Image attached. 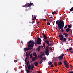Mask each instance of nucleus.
Returning a JSON list of instances; mask_svg holds the SVG:
<instances>
[{"instance_id": "1", "label": "nucleus", "mask_w": 73, "mask_h": 73, "mask_svg": "<svg viewBox=\"0 0 73 73\" xmlns=\"http://www.w3.org/2000/svg\"><path fill=\"white\" fill-rule=\"evenodd\" d=\"M56 24L57 25L59 29L60 30L61 29L62 32H64V30L63 29L64 26V21L62 20L59 21V20H57L56 22Z\"/></svg>"}, {"instance_id": "2", "label": "nucleus", "mask_w": 73, "mask_h": 73, "mask_svg": "<svg viewBox=\"0 0 73 73\" xmlns=\"http://www.w3.org/2000/svg\"><path fill=\"white\" fill-rule=\"evenodd\" d=\"M45 54L47 55V56H48L49 54V47L48 46H46V50L45 51Z\"/></svg>"}, {"instance_id": "3", "label": "nucleus", "mask_w": 73, "mask_h": 73, "mask_svg": "<svg viewBox=\"0 0 73 73\" xmlns=\"http://www.w3.org/2000/svg\"><path fill=\"white\" fill-rule=\"evenodd\" d=\"M31 69V65H29L28 66V69L26 70V72L27 73H30V70Z\"/></svg>"}, {"instance_id": "4", "label": "nucleus", "mask_w": 73, "mask_h": 73, "mask_svg": "<svg viewBox=\"0 0 73 73\" xmlns=\"http://www.w3.org/2000/svg\"><path fill=\"white\" fill-rule=\"evenodd\" d=\"M63 35L65 37L67 38L69 37V35L67 33H66L65 32H63L62 33Z\"/></svg>"}, {"instance_id": "5", "label": "nucleus", "mask_w": 73, "mask_h": 73, "mask_svg": "<svg viewBox=\"0 0 73 73\" xmlns=\"http://www.w3.org/2000/svg\"><path fill=\"white\" fill-rule=\"evenodd\" d=\"M59 37L60 40H61L63 39V38L64 37V36L63 35H62V34H60L59 35Z\"/></svg>"}, {"instance_id": "6", "label": "nucleus", "mask_w": 73, "mask_h": 73, "mask_svg": "<svg viewBox=\"0 0 73 73\" xmlns=\"http://www.w3.org/2000/svg\"><path fill=\"white\" fill-rule=\"evenodd\" d=\"M43 37L44 39H45V40H47L48 39V37L46 35H45L44 33H43Z\"/></svg>"}, {"instance_id": "7", "label": "nucleus", "mask_w": 73, "mask_h": 73, "mask_svg": "<svg viewBox=\"0 0 73 73\" xmlns=\"http://www.w3.org/2000/svg\"><path fill=\"white\" fill-rule=\"evenodd\" d=\"M58 58L59 59V61H61L62 60H64V57L60 56L58 57Z\"/></svg>"}, {"instance_id": "8", "label": "nucleus", "mask_w": 73, "mask_h": 73, "mask_svg": "<svg viewBox=\"0 0 73 73\" xmlns=\"http://www.w3.org/2000/svg\"><path fill=\"white\" fill-rule=\"evenodd\" d=\"M34 45H35V42L34 41H33L31 42V48H33L34 46Z\"/></svg>"}, {"instance_id": "9", "label": "nucleus", "mask_w": 73, "mask_h": 73, "mask_svg": "<svg viewBox=\"0 0 73 73\" xmlns=\"http://www.w3.org/2000/svg\"><path fill=\"white\" fill-rule=\"evenodd\" d=\"M30 54H31V52H28V53H27V52H26V56H27V57H29V56H30Z\"/></svg>"}, {"instance_id": "10", "label": "nucleus", "mask_w": 73, "mask_h": 73, "mask_svg": "<svg viewBox=\"0 0 73 73\" xmlns=\"http://www.w3.org/2000/svg\"><path fill=\"white\" fill-rule=\"evenodd\" d=\"M66 39L65 38H64L62 39L61 41H63V42H66Z\"/></svg>"}, {"instance_id": "11", "label": "nucleus", "mask_w": 73, "mask_h": 73, "mask_svg": "<svg viewBox=\"0 0 73 73\" xmlns=\"http://www.w3.org/2000/svg\"><path fill=\"white\" fill-rule=\"evenodd\" d=\"M35 65L36 66H38V63L37 62H36L34 63Z\"/></svg>"}, {"instance_id": "12", "label": "nucleus", "mask_w": 73, "mask_h": 73, "mask_svg": "<svg viewBox=\"0 0 73 73\" xmlns=\"http://www.w3.org/2000/svg\"><path fill=\"white\" fill-rule=\"evenodd\" d=\"M66 31L67 32H69V31H70V28H67L66 29Z\"/></svg>"}, {"instance_id": "13", "label": "nucleus", "mask_w": 73, "mask_h": 73, "mask_svg": "<svg viewBox=\"0 0 73 73\" xmlns=\"http://www.w3.org/2000/svg\"><path fill=\"white\" fill-rule=\"evenodd\" d=\"M34 65L31 66V70H33V68H34Z\"/></svg>"}, {"instance_id": "14", "label": "nucleus", "mask_w": 73, "mask_h": 73, "mask_svg": "<svg viewBox=\"0 0 73 73\" xmlns=\"http://www.w3.org/2000/svg\"><path fill=\"white\" fill-rule=\"evenodd\" d=\"M54 64L55 66H57V62H55L54 63Z\"/></svg>"}, {"instance_id": "15", "label": "nucleus", "mask_w": 73, "mask_h": 73, "mask_svg": "<svg viewBox=\"0 0 73 73\" xmlns=\"http://www.w3.org/2000/svg\"><path fill=\"white\" fill-rule=\"evenodd\" d=\"M29 3H26L25 5V7L26 8H27V7H28V5H29Z\"/></svg>"}, {"instance_id": "16", "label": "nucleus", "mask_w": 73, "mask_h": 73, "mask_svg": "<svg viewBox=\"0 0 73 73\" xmlns=\"http://www.w3.org/2000/svg\"><path fill=\"white\" fill-rule=\"evenodd\" d=\"M38 41H39V42H41V39L40 38H38Z\"/></svg>"}, {"instance_id": "17", "label": "nucleus", "mask_w": 73, "mask_h": 73, "mask_svg": "<svg viewBox=\"0 0 73 73\" xmlns=\"http://www.w3.org/2000/svg\"><path fill=\"white\" fill-rule=\"evenodd\" d=\"M40 48H41V47H40V46H38L37 49L38 51H39L40 50Z\"/></svg>"}, {"instance_id": "18", "label": "nucleus", "mask_w": 73, "mask_h": 73, "mask_svg": "<svg viewBox=\"0 0 73 73\" xmlns=\"http://www.w3.org/2000/svg\"><path fill=\"white\" fill-rule=\"evenodd\" d=\"M30 64V62L29 61H28L26 63V66H27V67H28V65H29V64Z\"/></svg>"}, {"instance_id": "19", "label": "nucleus", "mask_w": 73, "mask_h": 73, "mask_svg": "<svg viewBox=\"0 0 73 73\" xmlns=\"http://www.w3.org/2000/svg\"><path fill=\"white\" fill-rule=\"evenodd\" d=\"M37 44H38L39 45H41V42L38 41H37Z\"/></svg>"}, {"instance_id": "20", "label": "nucleus", "mask_w": 73, "mask_h": 73, "mask_svg": "<svg viewBox=\"0 0 73 73\" xmlns=\"http://www.w3.org/2000/svg\"><path fill=\"white\" fill-rule=\"evenodd\" d=\"M33 5V3H31L29 5H28V7H31L32 6V5Z\"/></svg>"}, {"instance_id": "21", "label": "nucleus", "mask_w": 73, "mask_h": 73, "mask_svg": "<svg viewBox=\"0 0 73 73\" xmlns=\"http://www.w3.org/2000/svg\"><path fill=\"white\" fill-rule=\"evenodd\" d=\"M43 48L44 49H45V43H43Z\"/></svg>"}, {"instance_id": "22", "label": "nucleus", "mask_w": 73, "mask_h": 73, "mask_svg": "<svg viewBox=\"0 0 73 73\" xmlns=\"http://www.w3.org/2000/svg\"><path fill=\"white\" fill-rule=\"evenodd\" d=\"M31 49H32V48H31V47H28L27 48V52H28V50H31Z\"/></svg>"}, {"instance_id": "23", "label": "nucleus", "mask_w": 73, "mask_h": 73, "mask_svg": "<svg viewBox=\"0 0 73 73\" xmlns=\"http://www.w3.org/2000/svg\"><path fill=\"white\" fill-rule=\"evenodd\" d=\"M45 42L46 43V44H49V42L48 40H46L45 41Z\"/></svg>"}, {"instance_id": "24", "label": "nucleus", "mask_w": 73, "mask_h": 73, "mask_svg": "<svg viewBox=\"0 0 73 73\" xmlns=\"http://www.w3.org/2000/svg\"><path fill=\"white\" fill-rule=\"evenodd\" d=\"M33 21H32V24H34V23H35V21H36V20H33Z\"/></svg>"}, {"instance_id": "25", "label": "nucleus", "mask_w": 73, "mask_h": 73, "mask_svg": "<svg viewBox=\"0 0 73 73\" xmlns=\"http://www.w3.org/2000/svg\"><path fill=\"white\" fill-rule=\"evenodd\" d=\"M32 41L31 40H30L29 42H28V43H27V45H29L31 42H32Z\"/></svg>"}, {"instance_id": "26", "label": "nucleus", "mask_w": 73, "mask_h": 73, "mask_svg": "<svg viewBox=\"0 0 73 73\" xmlns=\"http://www.w3.org/2000/svg\"><path fill=\"white\" fill-rule=\"evenodd\" d=\"M52 44L51 42H50V43H49V44H48V45L50 46H52Z\"/></svg>"}, {"instance_id": "27", "label": "nucleus", "mask_w": 73, "mask_h": 73, "mask_svg": "<svg viewBox=\"0 0 73 73\" xmlns=\"http://www.w3.org/2000/svg\"><path fill=\"white\" fill-rule=\"evenodd\" d=\"M36 19V16L35 15L33 17H32V20H35L34 19Z\"/></svg>"}, {"instance_id": "28", "label": "nucleus", "mask_w": 73, "mask_h": 73, "mask_svg": "<svg viewBox=\"0 0 73 73\" xmlns=\"http://www.w3.org/2000/svg\"><path fill=\"white\" fill-rule=\"evenodd\" d=\"M62 63L61 62H58V65H62Z\"/></svg>"}, {"instance_id": "29", "label": "nucleus", "mask_w": 73, "mask_h": 73, "mask_svg": "<svg viewBox=\"0 0 73 73\" xmlns=\"http://www.w3.org/2000/svg\"><path fill=\"white\" fill-rule=\"evenodd\" d=\"M35 57H33L32 58V60L33 61H35Z\"/></svg>"}, {"instance_id": "30", "label": "nucleus", "mask_w": 73, "mask_h": 73, "mask_svg": "<svg viewBox=\"0 0 73 73\" xmlns=\"http://www.w3.org/2000/svg\"><path fill=\"white\" fill-rule=\"evenodd\" d=\"M64 65L66 67V68H69V65H66V64H64Z\"/></svg>"}, {"instance_id": "31", "label": "nucleus", "mask_w": 73, "mask_h": 73, "mask_svg": "<svg viewBox=\"0 0 73 73\" xmlns=\"http://www.w3.org/2000/svg\"><path fill=\"white\" fill-rule=\"evenodd\" d=\"M27 48H24V51H25V52H27Z\"/></svg>"}, {"instance_id": "32", "label": "nucleus", "mask_w": 73, "mask_h": 73, "mask_svg": "<svg viewBox=\"0 0 73 73\" xmlns=\"http://www.w3.org/2000/svg\"><path fill=\"white\" fill-rule=\"evenodd\" d=\"M32 57H33V56H32V53H31L30 54V58H32Z\"/></svg>"}, {"instance_id": "33", "label": "nucleus", "mask_w": 73, "mask_h": 73, "mask_svg": "<svg viewBox=\"0 0 73 73\" xmlns=\"http://www.w3.org/2000/svg\"><path fill=\"white\" fill-rule=\"evenodd\" d=\"M44 61L42 60H41V61H40V65H41V64H42V62H43Z\"/></svg>"}, {"instance_id": "34", "label": "nucleus", "mask_w": 73, "mask_h": 73, "mask_svg": "<svg viewBox=\"0 0 73 73\" xmlns=\"http://www.w3.org/2000/svg\"><path fill=\"white\" fill-rule=\"evenodd\" d=\"M67 62V61H66L65 60L64 61V64H66Z\"/></svg>"}, {"instance_id": "35", "label": "nucleus", "mask_w": 73, "mask_h": 73, "mask_svg": "<svg viewBox=\"0 0 73 73\" xmlns=\"http://www.w3.org/2000/svg\"><path fill=\"white\" fill-rule=\"evenodd\" d=\"M36 55H37V54H36V52H34L33 54V56H36Z\"/></svg>"}, {"instance_id": "36", "label": "nucleus", "mask_w": 73, "mask_h": 73, "mask_svg": "<svg viewBox=\"0 0 73 73\" xmlns=\"http://www.w3.org/2000/svg\"><path fill=\"white\" fill-rule=\"evenodd\" d=\"M56 11H54L52 12V13L53 15H54L55 14H56Z\"/></svg>"}, {"instance_id": "37", "label": "nucleus", "mask_w": 73, "mask_h": 73, "mask_svg": "<svg viewBox=\"0 0 73 73\" xmlns=\"http://www.w3.org/2000/svg\"><path fill=\"white\" fill-rule=\"evenodd\" d=\"M30 47L31 48H32V47L31 46V44H29L28 46V47L29 48V47Z\"/></svg>"}, {"instance_id": "38", "label": "nucleus", "mask_w": 73, "mask_h": 73, "mask_svg": "<svg viewBox=\"0 0 73 73\" xmlns=\"http://www.w3.org/2000/svg\"><path fill=\"white\" fill-rule=\"evenodd\" d=\"M48 64L50 65H52V62H49Z\"/></svg>"}, {"instance_id": "39", "label": "nucleus", "mask_w": 73, "mask_h": 73, "mask_svg": "<svg viewBox=\"0 0 73 73\" xmlns=\"http://www.w3.org/2000/svg\"><path fill=\"white\" fill-rule=\"evenodd\" d=\"M47 24L48 25H50V23L49 22H47Z\"/></svg>"}, {"instance_id": "40", "label": "nucleus", "mask_w": 73, "mask_h": 73, "mask_svg": "<svg viewBox=\"0 0 73 73\" xmlns=\"http://www.w3.org/2000/svg\"><path fill=\"white\" fill-rule=\"evenodd\" d=\"M44 53H43L42 52V54L41 55V56H44Z\"/></svg>"}, {"instance_id": "41", "label": "nucleus", "mask_w": 73, "mask_h": 73, "mask_svg": "<svg viewBox=\"0 0 73 73\" xmlns=\"http://www.w3.org/2000/svg\"><path fill=\"white\" fill-rule=\"evenodd\" d=\"M68 28H71V26H70V25H68Z\"/></svg>"}, {"instance_id": "42", "label": "nucleus", "mask_w": 73, "mask_h": 73, "mask_svg": "<svg viewBox=\"0 0 73 73\" xmlns=\"http://www.w3.org/2000/svg\"><path fill=\"white\" fill-rule=\"evenodd\" d=\"M69 51H71V50H72V48H69Z\"/></svg>"}, {"instance_id": "43", "label": "nucleus", "mask_w": 73, "mask_h": 73, "mask_svg": "<svg viewBox=\"0 0 73 73\" xmlns=\"http://www.w3.org/2000/svg\"><path fill=\"white\" fill-rule=\"evenodd\" d=\"M68 27V25H66L64 27V28H66Z\"/></svg>"}, {"instance_id": "44", "label": "nucleus", "mask_w": 73, "mask_h": 73, "mask_svg": "<svg viewBox=\"0 0 73 73\" xmlns=\"http://www.w3.org/2000/svg\"><path fill=\"white\" fill-rule=\"evenodd\" d=\"M46 59V58L45 57H44L42 58V60H45V59Z\"/></svg>"}, {"instance_id": "45", "label": "nucleus", "mask_w": 73, "mask_h": 73, "mask_svg": "<svg viewBox=\"0 0 73 73\" xmlns=\"http://www.w3.org/2000/svg\"><path fill=\"white\" fill-rule=\"evenodd\" d=\"M69 63H66V64H65L64 65H69Z\"/></svg>"}, {"instance_id": "46", "label": "nucleus", "mask_w": 73, "mask_h": 73, "mask_svg": "<svg viewBox=\"0 0 73 73\" xmlns=\"http://www.w3.org/2000/svg\"><path fill=\"white\" fill-rule=\"evenodd\" d=\"M34 56L35 58L37 57V55H35V56Z\"/></svg>"}, {"instance_id": "47", "label": "nucleus", "mask_w": 73, "mask_h": 73, "mask_svg": "<svg viewBox=\"0 0 73 73\" xmlns=\"http://www.w3.org/2000/svg\"><path fill=\"white\" fill-rule=\"evenodd\" d=\"M53 64H52L51 65V68H53Z\"/></svg>"}, {"instance_id": "48", "label": "nucleus", "mask_w": 73, "mask_h": 73, "mask_svg": "<svg viewBox=\"0 0 73 73\" xmlns=\"http://www.w3.org/2000/svg\"><path fill=\"white\" fill-rule=\"evenodd\" d=\"M64 56V54H62V55L60 56H62V57H63Z\"/></svg>"}, {"instance_id": "49", "label": "nucleus", "mask_w": 73, "mask_h": 73, "mask_svg": "<svg viewBox=\"0 0 73 73\" xmlns=\"http://www.w3.org/2000/svg\"><path fill=\"white\" fill-rule=\"evenodd\" d=\"M35 46H37V43H35Z\"/></svg>"}, {"instance_id": "50", "label": "nucleus", "mask_w": 73, "mask_h": 73, "mask_svg": "<svg viewBox=\"0 0 73 73\" xmlns=\"http://www.w3.org/2000/svg\"><path fill=\"white\" fill-rule=\"evenodd\" d=\"M52 18H53V17H50L49 18V20H50V19H52Z\"/></svg>"}, {"instance_id": "51", "label": "nucleus", "mask_w": 73, "mask_h": 73, "mask_svg": "<svg viewBox=\"0 0 73 73\" xmlns=\"http://www.w3.org/2000/svg\"><path fill=\"white\" fill-rule=\"evenodd\" d=\"M69 73H73V71H72L71 72H70Z\"/></svg>"}, {"instance_id": "52", "label": "nucleus", "mask_w": 73, "mask_h": 73, "mask_svg": "<svg viewBox=\"0 0 73 73\" xmlns=\"http://www.w3.org/2000/svg\"><path fill=\"white\" fill-rule=\"evenodd\" d=\"M21 44H23V41H21Z\"/></svg>"}, {"instance_id": "53", "label": "nucleus", "mask_w": 73, "mask_h": 73, "mask_svg": "<svg viewBox=\"0 0 73 73\" xmlns=\"http://www.w3.org/2000/svg\"><path fill=\"white\" fill-rule=\"evenodd\" d=\"M70 52H71V53H73V51H70Z\"/></svg>"}, {"instance_id": "54", "label": "nucleus", "mask_w": 73, "mask_h": 73, "mask_svg": "<svg viewBox=\"0 0 73 73\" xmlns=\"http://www.w3.org/2000/svg\"><path fill=\"white\" fill-rule=\"evenodd\" d=\"M23 7H25V5H23Z\"/></svg>"}, {"instance_id": "55", "label": "nucleus", "mask_w": 73, "mask_h": 73, "mask_svg": "<svg viewBox=\"0 0 73 73\" xmlns=\"http://www.w3.org/2000/svg\"><path fill=\"white\" fill-rule=\"evenodd\" d=\"M25 62H27V60L26 59H25Z\"/></svg>"}, {"instance_id": "56", "label": "nucleus", "mask_w": 73, "mask_h": 73, "mask_svg": "<svg viewBox=\"0 0 73 73\" xmlns=\"http://www.w3.org/2000/svg\"><path fill=\"white\" fill-rule=\"evenodd\" d=\"M44 21H46V19H43Z\"/></svg>"}, {"instance_id": "57", "label": "nucleus", "mask_w": 73, "mask_h": 73, "mask_svg": "<svg viewBox=\"0 0 73 73\" xmlns=\"http://www.w3.org/2000/svg\"><path fill=\"white\" fill-rule=\"evenodd\" d=\"M35 58V59H36H36H38V58H37V57H36V58Z\"/></svg>"}, {"instance_id": "58", "label": "nucleus", "mask_w": 73, "mask_h": 73, "mask_svg": "<svg viewBox=\"0 0 73 73\" xmlns=\"http://www.w3.org/2000/svg\"><path fill=\"white\" fill-rule=\"evenodd\" d=\"M39 23H40L39 22H38L37 23V24H39Z\"/></svg>"}, {"instance_id": "59", "label": "nucleus", "mask_w": 73, "mask_h": 73, "mask_svg": "<svg viewBox=\"0 0 73 73\" xmlns=\"http://www.w3.org/2000/svg\"><path fill=\"white\" fill-rule=\"evenodd\" d=\"M40 55H39L38 56V58H40Z\"/></svg>"}, {"instance_id": "60", "label": "nucleus", "mask_w": 73, "mask_h": 73, "mask_svg": "<svg viewBox=\"0 0 73 73\" xmlns=\"http://www.w3.org/2000/svg\"><path fill=\"white\" fill-rule=\"evenodd\" d=\"M41 47L42 48H43V46H41Z\"/></svg>"}, {"instance_id": "61", "label": "nucleus", "mask_w": 73, "mask_h": 73, "mask_svg": "<svg viewBox=\"0 0 73 73\" xmlns=\"http://www.w3.org/2000/svg\"><path fill=\"white\" fill-rule=\"evenodd\" d=\"M66 50L67 51H69V49H67Z\"/></svg>"}, {"instance_id": "62", "label": "nucleus", "mask_w": 73, "mask_h": 73, "mask_svg": "<svg viewBox=\"0 0 73 73\" xmlns=\"http://www.w3.org/2000/svg\"><path fill=\"white\" fill-rule=\"evenodd\" d=\"M40 58L41 59H42V57H40Z\"/></svg>"}, {"instance_id": "63", "label": "nucleus", "mask_w": 73, "mask_h": 73, "mask_svg": "<svg viewBox=\"0 0 73 73\" xmlns=\"http://www.w3.org/2000/svg\"><path fill=\"white\" fill-rule=\"evenodd\" d=\"M27 57H26L25 58V60H27Z\"/></svg>"}, {"instance_id": "64", "label": "nucleus", "mask_w": 73, "mask_h": 73, "mask_svg": "<svg viewBox=\"0 0 73 73\" xmlns=\"http://www.w3.org/2000/svg\"><path fill=\"white\" fill-rule=\"evenodd\" d=\"M70 66H71V68H73V66L72 65H70Z\"/></svg>"}]
</instances>
